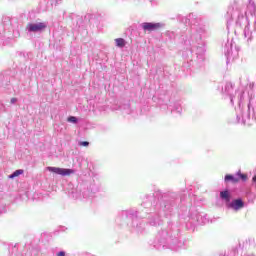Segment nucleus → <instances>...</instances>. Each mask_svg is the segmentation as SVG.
<instances>
[{
    "instance_id": "obj_6",
    "label": "nucleus",
    "mask_w": 256,
    "mask_h": 256,
    "mask_svg": "<svg viewBox=\"0 0 256 256\" xmlns=\"http://www.w3.org/2000/svg\"><path fill=\"white\" fill-rule=\"evenodd\" d=\"M230 207L235 211H239V209H243L245 207V204L243 203V200L236 199L232 201V203L230 204Z\"/></svg>"
},
{
    "instance_id": "obj_2",
    "label": "nucleus",
    "mask_w": 256,
    "mask_h": 256,
    "mask_svg": "<svg viewBox=\"0 0 256 256\" xmlns=\"http://www.w3.org/2000/svg\"><path fill=\"white\" fill-rule=\"evenodd\" d=\"M179 231L173 228V225L158 232L154 247L161 251V249H172V251H179L181 249V241H179Z\"/></svg>"
},
{
    "instance_id": "obj_18",
    "label": "nucleus",
    "mask_w": 256,
    "mask_h": 256,
    "mask_svg": "<svg viewBox=\"0 0 256 256\" xmlns=\"http://www.w3.org/2000/svg\"><path fill=\"white\" fill-rule=\"evenodd\" d=\"M10 103H12V105L15 104V103H17V98H12V99L10 100Z\"/></svg>"
},
{
    "instance_id": "obj_12",
    "label": "nucleus",
    "mask_w": 256,
    "mask_h": 256,
    "mask_svg": "<svg viewBox=\"0 0 256 256\" xmlns=\"http://www.w3.org/2000/svg\"><path fill=\"white\" fill-rule=\"evenodd\" d=\"M68 123H72L73 125H77L79 123V119L75 116H69L67 118Z\"/></svg>"
},
{
    "instance_id": "obj_9",
    "label": "nucleus",
    "mask_w": 256,
    "mask_h": 256,
    "mask_svg": "<svg viewBox=\"0 0 256 256\" xmlns=\"http://www.w3.org/2000/svg\"><path fill=\"white\" fill-rule=\"evenodd\" d=\"M115 44H116V47H120V49H123V47H125L126 45V42H125V39L123 38H116Z\"/></svg>"
},
{
    "instance_id": "obj_20",
    "label": "nucleus",
    "mask_w": 256,
    "mask_h": 256,
    "mask_svg": "<svg viewBox=\"0 0 256 256\" xmlns=\"http://www.w3.org/2000/svg\"><path fill=\"white\" fill-rule=\"evenodd\" d=\"M89 21L91 24H93V23H95V18L91 17Z\"/></svg>"
},
{
    "instance_id": "obj_11",
    "label": "nucleus",
    "mask_w": 256,
    "mask_h": 256,
    "mask_svg": "<svg viewBox=\"0 0 256 256\" xmlns=\"http://www.w3.org/2000/svg\"><path fill=\"white\" fill-rule=\"evenodd\" d=\"M19 175H23V170L22 169H18L16 171H14L10 176L9 179H15V177H19Z\"/></svg>"
},
{
    "instance_id": "obj_16",
    "label": "nucleus",
    "mask_w": 256,
    "mask_h": 256,
    "mask_svg": "<svg viewBox=\"0 0 256 256\" xmlns=\"http://www.w3.org/2000/svg\"><path fill=\"white\" fill-rule=\"evenodd\" d=\"M73 199H81V195H79L77 192H72Z\"/></svg>"
},
{
    "instance_id": "obj_14",
    "label": "nucleus",
    "mask_w": 256,
    "mask_h": 256,
    "mask_svg": "<svg viewBox=\"0 0 256 256\" xmlns=\"http://www.w3.org/2000/svg\"><path fill=\"white\" fill-rule=\"evenodd\" d=\"M0 41L1 43H4V45H9V43H11L9 39H5V34H0Z\"/></svg>"
},
{
    "instance_id": "obj_3",
    "label": "nucleus",
    "mask_w": 256,
    "mask_h": 256,
    "mask_svg": "<svg viewBox=\"0 0 256 256\" xmlns=\"http://www.w3.org/2000/svg\"><path fill=\"white\" fill-rule=\"evenodd\" d=\"M140 26L144 31H161L162 29H165V23L163 22H144L140 24Z\"/></svg>"
},
{
    "instance_id": "obj_19",
    "label": "nucleus",
    "mask_w": 256,
    "mask_h": 256,
    "mask_svg": "<svg viewBox=\"0 0 256 256\" xmlns=\"http://www.w3.org/2000/svg\"><path fill=\"white\" fill-rule=\"evenodd\" d=\"M57 256H65V251H60L57 253Z\"/></svg>"
},
{
    "instance_id": "obj_15",
    "label": "nucleus",
    "mask_w": 256,
    "mask_h": 256,
    "mask_svg": "<svg viewBox=\"0 0 256 256\" xmlns=\"http://www.w3.org/2000/svg\"><path fill=\"white\" fill-rule=\"evenodd\" d=\"M237 175L242 179V181H247V174H243L241 171H239Z\"/></svg>"
},
{
    "instance_id": "obj_17",
    "label": "nucleus",
    "mask_w": 256,
    "mask_h": 256,
    "mask_svg": "<svg viewBox=\"0 0 256 256\" xmlns=\"http://www.w3.org/2000/svg\"><path fill=\"white\" fill-rule=\"evenodd\" d=\"M79 145H80L81 147H89V142H87V141H82V142L79 143Z\"/></svg>"
},
{
    "instance_id": "obj_1",
    "label": "nucleus",
    "mask_w": 256,
    "mask_h": 256,
    "mask_svg": "<svg viewBox=\"0 0 256 256\" xmlns=\"http://www.w3.org/2000/svg\"><path fill=\"white\" fill-rule=\"evenodd\" d=\"M141 205L146 209V215L139 213V211L135 209L124 210L118 216L117 221H121V219L123 221H125V219H131V227L135 229V232L143 233V231H145V222L141 219L147 217L149 225L157 227V225H161L159 213L171 209V206L167 204V198L164 197L159 203H155V196L153 195L145 196Z\"/></svg>"
},
{
    "instance_id": "obj_4",
    "label": "nucleus",
    "mask_w": 256,
    "mask_h": 256,
    "mask_svg": "<svg viewBox=\"0 0 256 256\" xmlns=\"http://www.w3.org/2000/svg\"><path fill=\"white\" fill-rule=\"evenodd\" d=\"M47 171H50V173H55L56 175H62V177H67L75 173V170L73 169L51 167V166L47 167Z\"/></svg>"
},
{
    "instance_id": "obj_10",
    "label": "nucleus",
    "mask_w": 256,
    "mask_h": 256,
    "mask_svg": "<svg viewBox=\"0 0 256 256\" xmlns=\"http://www.w3.org/2000/svg\"><path fill=\"white\" fill-rule=\"evenodd\" d=\"M225 181H226V182L231 181L232 183H239V178H237V177H235V176H233V175H231V174H227V175L225 176Z\"/></svg>"
},
{
    "instance_id": "obj_13",
    "label": "nucleus",
    "mask_w": 256,
    "mask_h": 256,
    "mask_svg": "<svg viewBox=\"0 0 256 256\" xmlns=\"http://www.w3.org/2000/svg\"><path fill=\"white\" fill-rule=\"evenodd\" d=\"M181 111H183V108H181V105L176 104L174 106V109L172 110V113H178V115H181Z\"/></svg>"
},
{
    "instance_id": "obj_8",
    "label": "nucleus",
    "mask_w": 256,
    "mask_h": 256,
    "mask_svg": "<svg viewBox=\"0 0 256 256\" xmlns=\"http://www.w3.org/2000/svg\"><path fill=\"white\" fill-rule=\"evenodd\" d=\"M220 197H221L226 203H229V201H231V194H229V191H227V190L220 192Z\"/></svg>"
},
{
    "instance_id": "obj_5",
    "label": "nucleus",
    "mask_w": 256,
    "mask_h": 256,
    "mask_svg": "<svg viewBox=\"0 0 256 256\" xmlns=\"http://www.w3.org/2000/svg\"><path fill=\"white\" fill-rule=\"evenodd\" d=\"M48 24L47 22H36V23H30L27 26V30L30 33H37L39 31H45L47 29Z\"/></svg>"
},
{
    "instance_id": "obj_7",
    "label": "nucleus",
    "mask_w": 256,
    "mask_h": 256,
    "mask_svg": "<svg viewBox=\"0 0 256 256\" xmlns=\"http://www.w3.org/2000/svg\"><path fill=\"white\" fill-rule=\"evenodd\" d=\"M98 189H94L93 191L90 190H84L82 192L83 199H93L95 197V192H97Z\"/></svg>"
}]
</instances>
